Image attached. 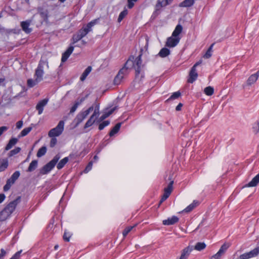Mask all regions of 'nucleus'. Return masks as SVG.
I'll return each mask as SVG.
<instances>
[{"mask_svg": "<svg viewBox=\"0 0 259 259\" xmlns=\"http://www.w3.org/2000/svg\"><path fill=\"white\" fill-rule=\"evenodd\" d=\"M143 49H140L139 55L135 58V65L134 68L135 70V78L139 79V81H141L145 77V73L143 70L145 65L142 64V56L143 55Z\"/></svg>", "mask_w": 259, "mask_h": 259, "instance_id": "1", "label": "nucleus"}, {"mask_svg": "<svg viewBox=\"0 0 259 259\" xmlns=\"http://www.w3.org/2000/svg\"><path fill=\"white\" fill-rule=\"evenodd\" d=\"M60 158V154H56L50 161L39 169L38 176L49 174L54 168Z\"/></svg>", "mask_w": 259, "mask_h": 259, "instance_id": "2", "label": "nucleus"}, {"mask_svg": "<svg viewBox=\"0 0 259 259\" xmlns=\"http://www.w3.org/2000/svg\"><path fill=\"white\" fill-rule=\"evenodd\" d=\"M21 197L18 196L15 199L11 201L3 209V212H6V215H10L15 210L17 205L21 202Z\"/></svg>", "mask_w": 259, "mask_h": 259, "instance_id": "3", "label": "nucleus"}, {"mask_svg": "<svg viewBox=\"0 0 259 259\" xmlns=\"http://www.w3.org/2000/svg\"><path fill=\"white\" fill-rule=\"evenodd\" d=\"M64 127V121L60 120L58 125L54 128L51 129L48 133L50 137H56L60 136L63 132Z\"/></svg>", "mask_w": 259, "mask_h": 259, "instance_id": "4", "label": "nucleus"}, {"mask_svg": "<svg viewBox=\"0 0 259 259\" xmlns=\"http://www.w3.org/2000/svg\"><path fill=\"white\" fill-rule=\"evenodd\" d=\"M20 176L19 171H15L6 181V184L3 187L5 192L8 191L11 188V186L14 184L15 181L19 178Z\"/></svg>", "mask_w": 259, "mask_h": 259, "instance_id": "5", "label": "nucleus"}, {"mask_svg": "<svg viewBox=\"0 0 259 259\" xmlns=\"http://www.w3.org/2000/svg\"><path fill=\"white\" fill-rule=\"evenodd\" d=\"M259 254V246H257L251 251L245 252L239 256L240 259H249L257 256Z\"/></svg>", "mask_w": 259, "mask_h": 259, "instance_id": "6", "label": "nucleus"}, {"mask_svg": "<svg viewBox=\"0 0 259 259\" xmlns=\"http://www.w3.org/2000/svg\"><path fill=\"white\" fill-rule=\"evenodd\" d=\"M180 39L181 37L172 36L171 35V36L168 37L167 38L165 42V46L169 48H174L179 44Z\"/></svg>", "mask_w": 259, "mask_h": 259, "instance_id": "7", "label": "nucleus"}, {"mask_svg": "<svg viewBox=\"0 0 259 259\" xmlns=\"http://www.w3.org/2000/svg\"><path fill=\"white\" fill-rule=\"evenodd\" d=\"M173 184L174 181H170L168 184V186L164 189V193L162 195L161 198L160 199H161V201H164L165 200H166L170 195L172 191Z\"/></svg>", "mask_w": 259, "mask_h": 259, "instance_id": "8", "label": "nucleus"}, {"mask_svg": "<svg viewBox=\"0 0 259 259\" xmlns=\"http://www.w3.org/2000/svg\"><path fill=\"white\" fill-rule=\"evenodd\" d=\"M135 65V58L134 56H131L129 59L124 63L123 67L121 69H123V72L126 73L128 69L134 67Z\"/></svg>", "mask_w": 259, "mask_h": 259, "instance_id": "9", "label": "nucleus"}, {"mask_svg": "<svg viewBox=\"0 0 259 259\" xmlns=\"http://www.w3.org/2000/svg\"><path fill=\"white\" fill-rule=\"evenodd\" d=\"M44 73L43 66L40 63H39L34 74V76L36 77V82H38L42 80Z\"/></svg>", "mask_w": 259, "mask_h": 259, "instance_id": "10", "label": "nucleus"}, {"mask_svg": "<svg viewBox=\"0 0 259 259\" xmlns=\"http://www.w3.org/2000/svg\"><path fill=\"white\" fill-rule=\"evenodd\" d=\"M117 108V106H116L110 109L109 108H106L104 111L103 112V114L100 117L98 122H101L108 116H109L111 114H112L114 111L116 110Z\"/></svg>", "mask_w": 259, "mask_h": 259, "instance_id": "11", "label": "nucleus"}, {"mask_svg": "<svg viewBox=\"0 0 259 259\" xmlns=\"http://www.w3.org/2000/svg\"><path fill=\"white\" fill-rule=\"evenodd\" d=\"M74 49V46L72 45H69V47L62 54L61 57V62L64 63L65 62L68 58L70 57L71 54L72 53L73 50Z\"/></svg>", "mask_w": 259, "mask_h": 259, "instance_id": "12", "label": "nucleus"}, {"mask_svg": "<svg viewBox=\"0 0 259 259\" xmlns=\"http://www.w3.org/2000/svg\"><path fill=\"white\" fill-rule=\"evenodd\" d=\"M179 221V218L176 216L172 215L170 218H168L166 220L162 221V224L165 226L173 225L177 223Z\"/></svg>", "mask_w": 259, "mask_h": 259, "instance_id": "13", "label": "nucleus"}, {"mask_svg": "<svg viewBox=\"0 0 259 259\" xmlns=\"http://www.w3.org/2000/svg\"><path fill=\"white\" fill-rule=\"evenodd\" d=\"M197 77L198 73L196 71V68L192 66L189 72V77L187 80L188 82L192 83L197 79Z\"/></svg>", "mask_w": 259, "mask_h": 259, "instance_id": "14", "label": "nucleus"}, {"mask_svg": "<svg viewBox=\"0 0 259 259\" xmlns=\"http://www.w3.org/2000/svg\"><path fill=\"white\" fill-rule=\"evenodd\" d=\"M49 101L48 99H44L38 102L36 106V109L38 111V114H41L44 110V107L47 105Z\"/></svg>", "mask_w": 259, "mask_h": 259, "instance_id": "15", "label": "nucleus"}, {"mask_svg": "<svg viewBox=\"0 0 259 259\" xmlns=\"http://www.w3.org/2000/svg\"><path fill=\"white\" fill-rule=\"evenodd\" d=\"M193 250V246L189 245L185 247L182 250L181 255L179 259H187Z\"/></svg>", "mask_w": 259, "mask_h": 259, "instance_id": "16", "label": "nucleus"}, {"mask_svg": "<svg viewBox=\"0 0 259 259\" xmlns=\"http://www.w3.org/2000/svg\"><path fill=\"white\" fill-rule=\"evenodd\" d=\"M30 22V20H26L21 22V26L23 31L27 34L30 33L32 31V29L29 28Z\"/></svg>", "mask_w": 259, "mask_h": 259, "instance_id": "17", "label": "nucleus"}, {"mask_svg": "<svg viewBox=\"0 0 259 259\" xmlns=\"http://www.w3.org/2000/svg\"><path fill=\"white\" fill-rule=\"evenodd\" d=\"M125 73L123 72V69H120L118 74L115 77L113 83L115 85H118L120 83L122 79L123 78V74Z\"/></svg>", "mask_w": 259, "mask_h": 259, "instance_id": "18", "label": "nucleus"}, {"mask_svg": "<svg viewBox=\"0 0 259 259\" xmlns=\"http://www.w3.org/2000/svg\"><path fill=\"white\" fill-rule=\"evenodd\" d=\"M87 117L85 114L82 112H80L74 119V122H75V126H77Z\"/></svg>", "mask_w": 259, "mask_h": 259, "instance_id": "19", "label": "nucleus"}, {"mask_svg": "<svg viewBox=\"0 0 259 259\" xmlns=\"http://www.w3.org/2000/svg\"><path fill=\"white\" fill-rule=\"evenodd\" d=\"M199 204V202L197 200H194L193 202L186 207L182 212H190L192 211L196 206Z\"/></svg>", "mask_w": 259, "mask_h": 259, "instance_id": "20", "label": "nucleus"}, {"mask_svg": "<svg viewBox=\"0 0 259 259\" xmlns=\"http://www.w3.org/2000/svg\"><path fill=\"white\" fill-rule=\"evenodd\" d=\"M73 156V154H70L68 157H65L61 159L57 164V168L58 169H61L64 167L65 164L68 162L69 160V157L71 158Z\"/></svg>", "mask_w": 259, "mask_h": 259, "instance_id": "21", "label": "nucleus"}, {"mask_svg": "<svg viewBox=\"0 0 259 259\" xmlns=\"http://www.w3.org/2000/svg\"><path fill=\"white\" fill-rule=\"evenodd\" d=\"M259 76V70L255 73L251 75L247 80V84L248 85H251L254 83L258 79Z\"/></svg>", "mask_w": 259, "mask_h": 259, "instance_id": "22", "label": "nucleus"}, {"mask_svg": "<svg viewBox=\"0 0 259 259\" xmlns=\"http://www.w3.org/2000/svg\"><path fill=\"white\" fill-rule=\"evenodd\" d=\"M259 183V173L256 175L250 182L246 184L244 187H251L256 186Z\"/></svg>", "mask_w": 259, "mask_h": 259, "instance_id": "23", "label": "nucleus"}, {"mask_svg": "<svg viewBox=\"0 0 259 259\" xmlns=\"http://www.w3.org/2000/svg\"><path fill=\"white\" fill-rule=\"evenodd\" d=\"M18 141V138H12L5 147V151H8L11 149Z\"/></svg>", "mask_w": 259, "mask_h": 259, "instance_id": "24", "label": "nucleus"}, {"mask_svg": "<svg viewBox=\"0 0 259 259\" xmlns=\"http://www.w3.org/2000/svg\"><path fill=\"white\" fill-rule=\"evenodd\" d=\"M183 31V26L179 24L175 27V30L172 33V36L177 37H181L180 36V34L182 33Z\"/></svg>", "mask_w": 259, "mask_h": 259, "instance_id": "25", "label": "nucleus"}, {"mask_svg": "<svg viewBox=\"0 0 259 259\" xmlns=\"http://www.w3.org/2000/svg\"><path fill=\"white\" fill-rule=\"evenodd\" d=\"M122 123L121 122H118L115 124V125L110 130V131L109 133V136L110 137H112L116 134H117L121 127Z\"/></svg>", "mask_w": 259, "mask_h": 259, "instance_id": "26", "label": "nucleus"}, {"mask_svg": "<svg viewBox=\"0 0 259 259\" xmlns=\"http://www.w3.org/2000/svg\"><path fill=\"white\" fill-rule=\"evenodd\" d=\"M170 50L167 48L164 47L160 50L158 55L161 58H165L167 57L169 55H170Z\"/></svg>", "mask_w": 259, "mask_h": 259, "instance_id": "27", "label": "nucleus"}, {"mask_svg": "<svg viewBox=\"0 0 259 259\" xmlns=\"http://www.w3.org/2000/svg\"><path fill=\"white\" fill-rule=\"evenodd\" d=\"M38 166V160H32L26 170L27 172H32L34 171Z\"/></svg>", "mask_w": 259, "mask_h": 259, "instance_id": "28", "label": "nucleus"}, {"mask_svg": "<svg viewBox=\"0 0 259 259\" xmlns=\"http://www.w3.org/2000/svg\"><path fill=\"white\" fill-rule=\"evenodd\" d=\"M9 166L7 159H0V172L5 171Z\"/></svg>", "mask_w": 259, "mask_h": 259, "instance_id": "29", "label": "nucleus"}, {"mask_svg": "<svg viewBox=\"0 0 259 259\" xmlns=\"http://www.w3.org/2000/svg\"><path fill=\"white\" fill-rule=\"evenodd\" d=\"M92 71V67L89 66H88L83 72L82 74L80 77V80L81 81H83L87 78L88 75L90 74V73Z\"/></svg>", "mask_w": 259, "mask_h": 259, "instance_id": "30", "label": "nucleus"}, {"mask_svg": "<svg viewBox=\"0 0 259 259\" xmlns=\"http://www.w3.org/2000/svg\"><path fill=\"white\" fill-rule=\"evenodd\" d=\"M206 245L204 242H197L194 246H193V250L197 251H201L206 248Z\"/></svg>", "mask_w": 259, "mask_h": 259, "instance_id": "31", "label": "nucleus"}, {"mask_svg": "<svg viewBox=\"0 0 259 259\" xmlns=\"http://www.w3.org/2000/svg\"><path fill=\"white\" fill-rule=\"evenodd\" d=\"M39 14L44 21H48L49 18V12L47 10L41 9V11H39Z\"/></svg>", "mask_w": 259, "mask_h": 259, "instance_id": "32", "label": "nucleus"}, {"mask_svg": "<svg viewBox=\"0 0 259 259\" xmlns=\"http://www.w3.org/2000/svg\"><path fill=\"white\" fill-rule=\"evenodd\" d=\"M82 37L80 36V35L77 32L76 33L74 34L72 36V37L71 39V42L70 45L73 46L74 44L78 42L79 40H81Z\"/></svg>", "mask_w": 259, "mask_h": 259, "instance_id": "33", "label": "nucleus"}, {"mask_svg": "<svg viewBox=\"0 0 259 259\" xmlns=\"http://www.w3.org/2000/svg\"><path fill=\"white\" fill-rule=\"evenodd\" d=\"M32 129V127L31 126H29L24 128L18 136V138L19 139L21 137L26 136L30 132Z\"/></svg>", "mask_w": 259, "mask_h": 259, "instance_id": "34", "label": "nucleus"}, {"mask_svg": "<svg viewBox=\"0 0 259 259\" xmlns=\"http://www.w3.org/2000/svg\"><path fill=\"white\" fill-rule=\"evenodd\" d=\"M47 150V149L46 146H42L40 148H39L38 149V150L37 152V154H36L37 156L38 157H40L44 156L46 153Z\"/></svg>", "mask_w": 259, "mask_h": 259, "instance_id": "35", "label": "nucleus"}, {"mask_svg": "<svg viewBox=\"0 0 259 259\" xmlns=\"http://www.w3.org/2000/svg\"><path fill=\"white\" fill-rule=\"evenodd\" d=\"M181 95V93L180 91H178L176 92H175L172 94V95L170 96V97L166 100V102H168L169 101L178 99L179 98Z\"/></svg>", "mask_w": 259, "mask_h": 259, "instance_id": "36", "label": "nucleus"}, {"mask_svg": "<svg viewBox=\"0 0 259 259\" xmlns=\"http://www.w3.org/2000/svg\"><path fill=\"white\" fill-rule=\"evenodd\" d=\"M99 19H100V18H98L97 19L93 20L92 21H91V22H90L89 23H88L87 24L85 27L87 29H88L89 30V31H90L91 30L92 27L98 22Z\"/></svg>", "mask_w": 259, "mask_h": 259, "instance_id": "37", "label": "nucleus"}, {"mask_svg": "<svg viewBox=\"0 0 259 259\" xmlns=\"http://www.w3.org/2000/svg\"><path fill=\"white\" fill-rule=\"evenodd\" d=\"M214 44L213 43L211 44L210 47L208 48V50H207L205 54L203 55V57L205 59H208L212 56V49L213 48V46H214Z\"/></svg>", "mask_w": 259, "mask_h": 259, "instance_id": "38", "label": "nucleus"}, {"mask_svg": "<svg viewBox=\"0 0 259 259\" xmlns=\"http://www.w3.org/2000/svg\"><path fill=\"white\" fill-rule=\"evenodd\" d=\"M21 150V149L20 147H16L15 149L11 150L9 152V153L8 154V157H11L14 156L15 155L19 153L20 152Z\"/></svg>", "mask_w": 259, "mask_h": 259, "instance_id": "39", "label": "nucleus"}, {"mask_svg": "<svg viewBox=\"0 0 259 259\" xmlns=\"http://www.w3.org/2000/svg\"><path fill=\"white\" fill-rule=\"evenodd\" d=\"M128 11L126 9H124L122 11H121L118 16L117 21L118 22H120L123 18L127 15Z\"/></svg>", "mask_w": 259, "mask_h": 259, "instance_id": "40", "label": "nucleus"}, {"mask_svg": "<svg viewBox=\"0 0 259 259\" xmlns=\"http://www.w3.org/2000/svg\"><path fill=\"white\" fill-rule=\"evenodd\" d=\"M204 92L207 96H211L214 93V89L210 86L207 87L204 89Z\"/></svg>", "mask_w": 259, "mask_h": 259, "instance_id": "41", "label": "nucleus"}, {"mask_svg": "<svg viewBox=\"0 0 259 259\" xmlns=\"http://www.w3.org/2000/svg\"><path fill=\"white\" fill-rule=\"evenodd\" d=\"M110 121L108 120H103L102 122H101L99 124L98 128L100 131L103 130L106 126L109 125L110 124Z\"/></svg>", "mask_w": 259, "mask_h": 259, "instance_id": "42", "label": "nucleus"}, {"mask_svg": "<svg viewBox=\"0 0 259 259\" xmlns=\"http://www.w3.org/2000/svg\"><path fill=\"white\" fill-rule=\"evenodd\" d=\"M77 32L80 35V36L83 38L90 32V31L86 27H84V28L82 27V28L79 29Z\"/></svg>", "mask_w": 259, "mask_h": 259, "instance_id": "43", "label": "nucleus"}, {"mask_svg": "<svg viewBox=\"0 0 259 259\" xmlns=\"http://www.w3.org/2000/svg\"><path fill=\"white\" fill-rule=\"evenodd\" d=\"M71 236L72 234L70 232L65 230L63 236L64 240L66 242H69Z\"/></svg>", "mask_w": 259, "mask_h": 259, "instance_id": "44", "label": "nucleus"}, {"mask_svg": "<svg viewBox=\"0 0 259 259\" xmlns=\"http://www.w3.org/2000/svg\"><path fill=\"white\" fill-rule=\"evenodd\" d=\"M135 226H127L125 227V228L123 230L122 232V235L123 237H125L131 231V230L134 228Z\"/></svg>", "mask_w": 259, "mask_h": 259, "instance_id": "45", "label": "nucleus"}, {"mask_svg": "<svg viewBox=\"0 0 259 259\" xmlns=\"http://www.w3.org/2000/svg\"><path fill=\"white\" fill-rule=\"evenodd\" d=\"M229 247V244L227 243H224L221 247H220L219 249V251L222 253V254H224L226 250L228 249V248Z\"/></svg>", "mask_w": 259, "mask_h": 259, "instance_id": "46", "label": "nucleus"}, {"mask_svg": "<svg viewBox=\"0 0 259 259\" xmlns=\"http://www.w3.org/2000/svg\"><path fill=\"white\" fill-rule=\"evenodd\" d=\"M37 83L36 82V79L34 80L32 79H28L27 80V85L29 88L33 87Z\"/></svg>", "mask_w": 259, "mask_h": 259, "instance_id": "47", "label": "nucleus"}, {"mask_svg": "<svg viewBox=\"0 0 259 259\" xmlns=\"http://www.w3.org/2000/svg\"><path fill=\"white\" fill-rule=\"evenodd\" d=\"M7 213L6 212H3V209L0 212V221H5L10 215H6Z\"/></svg>", "mask_w": 259, "mask_h": 259, "instance_id": "48", "label": "nucleus"}, {"mask_svg": "<svg viewBox=\"0 0 259 259\" xmlns=\"http://www.w3.org/2000/svg\"><path fill=\"white\" fill-rule=\"evenodd\" d=\"M165 6H166L164 5V1L163 0L162 1H161L160 0H158L156 5V9H159V10L161 7Z\"/></svg>", "mask_w": 259, "mask_h": 259, "instance_id": "49", "label": "nucleus"}, {"mask_svg": "<svg viewBox=\"0 0 259 259\" xmlns=\"http://www.w3.org/2000/svg\"><path fill=\"white\" fill-rule=\"evenodd\" d=\"M22 250L16 252L10 259H20Z\"/></svg>", "mask_w": 259, "mask_h": 259, "instance_id": "50", "label": "nucleus"}, {"mask_svg": "<svg viewBox=\"0 0 259 259\" xmlns=\"http://www.w3.org/2000/svg\"><path fill=\"white\" fill-rule=\"evenodd\" d=\"M252 129H253V132L255 134H257L259 132V122H256L254 123L253 127H252Z\"/></svg>", "mask_w": 259, "mask_h": 259, "instance_id": "51", "label": "nucleus"}, {"mask_svg": "<svg viewBox=\"0 0 259 259\" xmlns=\"http://www.w3.org/2000/svg\"><path fill=\"white\" fill-rule=\"evenodd\" d=\"M138 0H127V7L128 9H132L135 3L137 2Z\"/></svg>", "mask_w": 259, "mask_h": 259, "instance_id": "52", "label": "nucleus"}, {"mask_svg": "<svg viewBox=\"0 0 259 259\" xmlns=\"http://www.w3.org/2000/svg\"><path fill=\"white\" fill-rule=\"evenodd\" d=\"M159 14V9H155V10L154 11V12L153 13V14L151 17V19L154 20L158 16V15Z\"/></svg>", "mask_w": 259, "mask_h": 259, "instance_id": "53", "label": "nucleus"}, {"mask_svg": "<svg viewBox=\"0 0 259 259\" xmlns=\"http://www.w3.org/2000/svg\"><path fill=\"white\" fill-rule=\"evenodd\" d=\"M92 165H93V161H91L89 162L88 164L87 165V166L84 169V172L85 173L88 172L91 169Z\"/></svg>", "mask_w": 259, "mask_h": 259, "instance_id": "54", "label": "nucleus"}, {"mask_svg": "<svg viewBox=\"0 0 259 259\" xmlns=\"http://www.w3.org/2000/svg\"><path fill=\"white\" fill-rule=\"evenodd\" d=\"M52 138L51 140L50 146L52 148L54 147L57 144V140L55 137H52Z\"/></svg>", "mask_w": 259, "mask_h": 259, "instance_id": "55", "label": "nucleus"}, {"mask_svg": "<svg viewBox=\"0 0 259 259\" xmlns=\"http://www.w3.org/2000/svg\"><path fill=\"white\" fill-rule=\"evenodd\" d=\"M95 123V121H92L91 119H88L84 124V128H87L90 127Z\"/></svg>", "mask_w": 259, "mask_h": 259, "instance_id": "56", "label": "nucleus"}, {"mask_svg": "<svg viewBox=\"0 0 259 259\" xmlns=\"http://www.w3.org/2000/svg\"><path fill=\"white\" fill-rule=\"evenodd\" d=\"M222 254V253L218 251L216 254L211 256L210 259H220Z\"/></svg>", "mask_w": 259, "mask_h": 259, "instance_id": "57", "label": "nucleus"}, {"mask_svg": "<svg viewBox=\"0 0 259 259\" xmlns=\"http://www.w3.org/2000/svg\"><path fill=\"white\" fill-rule=\"evenodd\" d=\"M78 105H79V103L75 102L74 105L70 108V113H72L76 111V110L77 108L78 107Z\"/></svg>", "mask_w": 259, "mask_h": 259, "instance_id": "58", "label": "nucleus"}, {"mask_svg": "<svg viewBox=\"0 0 259 259\" xmlns=\"http://www.w3.org/2000/svg\"><path fill=\"white\" fill-rule=\"evenodd\" d=\"M99 115L98 112H94L93 114L91 116L89 119H91L92 121H96V119L97 118V116Z\"/></svg>", "mask_w": 259, "mask_h": 259, "instance_id": "59", "label": "nucleus"}, {"mask_svg": "<svg viewBox=\"0 0 259 259\" xmlns=\"http://www.w3.org/2000/svg\"><path fill=\"white\" fill-rule=\"evenodd\" d=\"M9 129V127L7 126H2L0 127V137L2 135L4 132L7 131Z\"/></svg>", "mask_w": 259, "mask_h": 259, "instance_id": "60", "label": "nucleus"}, {"mask_svg": "<svg viewBox=\"0 0 259 259\" xmlns=\"http://www.w3.org/2000/svg\"><path fill=\"white\" fill-rule=\"evenodd\" d=\"M94 109V106H92L91 107H90L88 109H87L86 110H85L84 111H82L85 114V115L87 116V115L91 112Z\"/></svg>", "mask_w": 259, "mask_h": 259, "instance_id": "61", "label": "nucleus"}, {"mask_svg": "<svg viewBox=\"0 0 259 259\" xmlns=\"http://www.w3.org/2000/svg\"><path fill=\"white\" fill-rule=\"evenodd\" d=\"M23 122L22 120L18 121L16 123V127L18 129H20L23 126Z\"/></svg>", "mask_w": 259, "mask_h": 259, "instance_id": "62", "label": "nucleus"}, {"mask_svg": "<svg viewBox=\"0 0 259 259\" xmlns=\"http://www.w3.org/2000/svg\"><path fill=\"white\" fill-rule=\"evenodd\" d=\"M6 254V251L4 249L2 248L1 249V253H0V259L4 257Z\"/></svg>", "mask_w": 259, "mask_h": 259, "instance_id": "63", "label": "nucleus"}, {"mask_svg": "<svg viewBox=\"0 0 259 259\" xmlns=\"http://www.w3.org/2000/svg\"><path fill=\"white\" fill-rule=\"evenodd\" d=\"M5 78H0V86L2 85L4 87H6V82H5Z\"/></svg>", "mask_w": 259, "mask_h": 259, "instance_id": "64", "label": "nucleus"}]
</instances>
